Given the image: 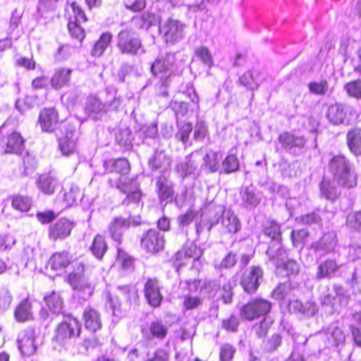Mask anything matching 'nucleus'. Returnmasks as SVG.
Here are the masks:
<instances>
[{"label": "nucleus", "instance_id": "obj_1", "mask_svg": "<svg viewBox=\"0 0 361 361\" xmlns=\"http://www.w3.org/2000/svg\"><path fill=\"white\" fill-rule=\"evenodd\" d=\"M105 171L107 173H116L121 176L116 180L109 178L108 180L111 188L119 190L126 196L122 202V205L129 206L130 203L137 206L141 200L142 192L136 178H128L126 175L130 170V164L125 158L110 159L104 161Z\"/></svg>", "mask_w": 361, "mask_h": 361}, {"label": "nucleus", "instance_id": "obj_2", "mask_svg": "<svg viewBox=\"0 0 361 361\" xmlns=\"http://www.w3.org/2000/svg\"><path fill=\"white\" fill-rule=\"evenodd\" d=\"M328 172L343 188L353 189L357 185L358 173L355 166L344 154H335L329 160Z\"/></svg>", "mask_w": 361, "mask_h": 361}, {"label": "nucleus", "instance_id": "obj_3", "mask_svg": "<svg viewBox=\"0 0 361 361\" xmlns=\"http://www.w3.org/2000/svg\"><path fill=\"white\" fill-rule=\"evenodd\" d=\"M92 269L82 262L73 263V270L68 276V281L80 298L87 300L94 292L91 281Z\"/></svg>", "mask_w": 361, "mask_h": 361}, {"label": "nucleus", "instance_id": "obj_4", "mask_svg": "<svg viewBox=\"0 0 361 361\" xmlns=\"http://www.w3.org/2000/svg\"><path fill=\"white\" fill-rule=\"evenodd\" d=\"M139 202L137 206L132 203L129 206L124 205L127 208L125 214L114 217L109 225V232L111 238L118 244L121 243L125 232L130 226H137L140 224V216L133 214L132 211L139 208Z\"/></svg>", "mask_w": 361, "mask_h": 361}, {"label": "nucleus", "instance_id": "obj_5", "mask_svg": "<svg viewBox=\"0 0 361 361\" xmlns=\"http://www.w3.org/2000/svg\"><path fill=\"white\" fill-rule=\"evenodd\" d=\"M209 231L220 219L223 230L226 233L235 234L241 229V222L238 216L231 209L226 211L222 205L212 206L209 209Z\"/></svg>", "mask_w": 361, "mask_h": 361}, {"label": "nucleus", "instance_id": "obj_6", "mask_svg": "<svg viewBox=\"0 0 361 361\" xmlns=\"http://www.w3.org/2000/svg\"><path fill=\"white\" fill-rule=\"evenodd\" d=\"M81 324L71 315H63V321L55 330L54 339L60 345H66L72 339L80 336Z\"/></svg>", "mask_w": 361, "mask_h": 361}, {"label": "nucleus", "instance_id": "obj_7", "mask_svg": "<svg viewBox=\"0 0 361 361\" xmlns=\"http://www.w3.org/2000/svg\"><path fill=\"white\" fill-rule=\"evenodd\" d=\"M326 116L334 125L349 126L355 119L357 113L353 106L337 103L329 106Z\"/></svg>", "mask_w": 361, "mask_h": 361}, {"label": "nucleus", "instance_id": "obj_8", "mask_svg": "<svg viewBox=\"0 0 361 361\" xmlns=\"http://www.w3.org/2000/svg\"><path fill=\"white\" fill-rule=\"evenodd\" d=\"M183 94L190 99V103L172 99L169 106V108L174 112L178 118H183L187 116L190 111H193L199 109V97L192 85H187L185 90L183 91Z\"/></svg>", "mask_w": 361, "mask_h": 361}, {"label": "nucleus", "instance_id": "obj_9", "mask_svg": "<svg viewBox=\"0 0 361 361\" xmlns=\"http://www.w3.org/2000/svg\"><path fill=\"white\" fill-rule=\"evenodd\" d=\"M271 303L264 298L250 299L240 308L241 317L247 321L266 317L271 309Z\"/></svg>", "mask_w": 361, "mask_h": 361}, {"label": "nucleus", "instance_id": "obj_10", "mask_svg": "<svg viewBox=\"0 0 361 361\" xmlns=\"http://www.w3.org/2000/svg\"><path fill=\"white\" fill-rule=\"evenodd\" d=\"M320 302L323 305L331 307L332 312L338 311V307L348 305L349 295L344 287L334 284L332 289L328 288L320 295Z\"/></svg>", "mask_w": 361, "mask_h": 361}, {"label": "nucleus", "instance_id": "obj_11", "mask_svg": "<svg viewBox=\"0 0 361 361\" xmlns=\"http://www.w3.org/2000/svg\"><path fill=\"white\" fill-rule=\"evenodd\" d=\"M175 53H167L159 56L151 66L153 75L159 80L171 79L176 70Z\"/></svg>", "mask_w": 361, "mask_h": 361}, {"label": "nucleus", "instance_id": "obj_12", "mask_svg": "<svg viewBox=\"0 0 361 361\" xmlns=\"http://www.w3.org/2000/svg\"><path fill=\"white\" fill-rule=\"evenodd\" d=\"M165 245L164 235L156 228H149L140 237V247L150 254L163 250Z\"/></svg>", "mask_w": 361, "mask_h": 361}, {"label": "nucleus", "instance_id": "obj_13", "mask_svg": "<svg viewBox=\"0 0 361 361\" xmlns=\"http://www.w3.org/2000/svg\"><path fill=\"white\" fill-rule=\"evenodd\" d=\"M278 140L281 147L286 153L295 157L303 152L306 145V139L304 136L298 135L290 132L281 133Z\"/></svg>", "mask_w": 361, "mask_h": 361}, {"label": "nucleus", "instance_id": "obj_14", "mask_svg": "<svg viewBox=\"0 0 361 361\" xmlns=\"http://www.w3.org/2000/svg\"><path fill=\"white\" fill-rule=\"evenodd\" d=\"M147 166L153 173L171 174V159L165 150L157 147L149 157Z\"/></svg>", "mask_w": 361, "mask_h": 361}, {"label": "nucleus", "instance_id": "obj_15", "mask_svg": "<svg viewBox=\"0 0 361 361\" xmlns=\"http://www.w3.org/2000/svg\"><path fill=\"white\" fill-rule=\"evenodd\" d=\"M202 160V154L195 151L178 161L175 166V172L183 180L186 177L195 175Z\"/></svg>", "mask_w": 361, "mask_h": 361}, {"label": "nucleus", "instance_id": "obj_16", "mask_svg": "<svg viewBox=\"0 0 361 361\" xmlns=\"http://www.w3.org/2000/svg\"><path fill=\"white\" fill-rule=\"evenodd\" d=\"M323 340L326 348H335L343 345L345 334L338 321L334 322L322 329Z\"/></svg>", "mask_w": 361, "mask_h": 361}, {"label": "nucleus", "instance_id": "obj_17", "mask_svg": "<svg viewBox=\"0 0 361 361\" xmlns=\"http://www.w3.org/2000/svg\"><path fill=\"white\" fill-rule=\"evenodd\" d=\"M338 244L337 235L331 231L323 233L322 236L311 244V249L314 254L319 257H322L334 251Z\"/></svg>", "mask_w": 361, "mask_h": 361}, {"label": "nucleus", "instance_id": "obj_18", "mask_svg": "<svg viewBox=\"0 0 361 361\" xmlns=\"http://www.w3.org/2000/svg\"><path fill=\"white\" fill-rule=\"evenodd\" d=\"M118 47L123 54L134 55L142 49V42L135 32L121 30L118 35Z\"/></svg>", "mask_w": 361, "mask_h": 361}, {"label": "nucleus", "instance_id": "obj_19", "mask_svg": "<svg viewBox=\"0 0 361 361\" xmlns=\"http://www.w3.org/2000/svg\"><path fill=\"white\" fill-rule=\"evenodd\" d=\"M318 186L320 199L331 203H335L340 199L342 193L341 188H343L337 184L335 179L323 176Z\"/></svg>", "mask_w": 361, "mask_h": 361}, {"label": "nucleus", "instance_id": "obj_20", "mask_svg": "<svg viewBox=\"0 0 361 361\" xmlns=\"http://www.w3.org/2000/svg\"><path fill=\"white\" fill-rule=\"evenodd\" d=\"M171 174L158 175L155 177V189L160 203L171 202L175 195V183L170 178Z\"/></svg>", "mask_w": 361, "mask_h": 361}, {"label": "nucleus", "instance_id": "obj_21", "mask_svg": "<svg viewBox=\"0 0 361 361\" xmlns=\"http://www.w3.org/2000/svg\"><path fill=\"white\" fill-rule=\"evenodd\" d=\"M18 348L23 356H30L37 350L35 343V329L28 327L22 331L17 338Z\"/></svg>", "mask_w": 361, "mask_h": 361}, {"label": "nucleus", "instance_id": "obj_22", "mask_svg": "<svg viewBox=\"0 0 361 361\" xmlns=\"http://www.w3.org/2000/svg\"><path fill=\"white\" fill-rule=\"evenodd\" d=\"M161 286L156 278H148L144 286V295L147 302L156 308L161 305L163 295L161 293Z\"/></svg>", "mask_w": 361, "mask_h": 361}, {"label": "nucleus", "instance_id": "obj_23", "mask_svg": "<svg viewBox=\"0 0 361 361\" xmlns=\"http://www.w3.org/2000/svg\"><path fill=\"white\" fill-rule=\"evenodd\" d=\"M263 270L259 267H251L243 272L240 284L247 293H254L262 280Z\"/></svg>", "mask_w": 361, "mask_h": 361}, {"label": "nucleus", "instance_id": "obj_24", "mask_svg": "<svg viewBox=\"0 0 361 361\" xmlns=\"http://www.w3.org/2000/svg\"><path fill=\"white\" fill-rule=\"evenodd\" d=\"M242 207L252 210L261 202L262 194L252 184L242 186L240 191Z\"/></svg>", "mask_w": 361, "mask_h": 361}, {"label": "nucleus", "instance_id": "obj_25", "mask_svg": "<svg viewBox=\"0 0 361 361\" xmlns=\"http://www.w3.org/2000/svg\"><path fill=\"white\" fill-rule=\"evenodd\" d=\"M85 113L92 120H102L107 113V104L96 95H90L85 102Z\"/></svg>", "mask_w": 361, "mask_h": 361}, {"label": "nucleus", "instance_id": "obj_26", "mask_svg": "<svg viewBox=\"0 0 361 361\" xmlns=\"http://www.w3.org/2000/svg\"><path fill=\"white\" fill-rule=\"evenodd\" d=\"M266 255L268 257L267 263L271 264L277 271L280 269L288 258L286 251L281 241L270 243Z\"/></svg>", "mask_w": 361, "mask_h": 361}, {"label": "nucleus", "instance_id": "obj_27", "mask_svg": "<svg viewBox=\"0 0 361 361\" xmlns=\"http://www.w3.org/2000/svg\"><path fill=\"white\" fill-rule=\"evenodd\" d=\"M203 254V250L198 247L194 243H187L182 250L178 251L173 257L174 267L176 271L185 264L184 260L186 258H193L197 260Z\"/></svg>", "mask_w": 361, "mask_h": 361}, {"label": "nucleus", "instance_id": "obj_28", "mask_svg": "<svg viewBox=\"0 0 361 361\" xmlns=\"http://www.w3.org/2000/svg\"><path fill=\"white\" fill-rule=\"evenodd\" d=\"M73 228V223L66 218H61L49 227L48 235L50 240H62L68 237Z\"/></svg>", "mask_w": 361, "mask_h": 361}, {"label": "nucleus", "instance_id": "obj_29", "mask_svg": "<svg viewBox=\"0 0 361 361\" xmlns=\"http://www.w3.org/2000/svg\"><path fill=\"white\" fill-rule=\"evenodd\" d=\"M159 30L163 35L166 43H176L183 36L185 24H157Z\"/></svg>", "mask_w": 361, "mask_h": 361}, {"label": "nucleus", "instance_id": "obj_30", "mask_svg": "<svg viewBox=\"0 0 361 361\" xmlns=\"http://www.w3.org/2000/svg\"><path fill=\"white\" fill-rule=\"evenodd\" d=\"M169 326L161 319L152 321L147 326L142 329V333L147 339L163 340L167 336Z\"/></svg>", "mask_w": 361, "mask_h": 361}, {"label": "nucleus", "instance_id": "obj_31", "mask_svg": "<svg viewBox=\"0 0 361 361\" xmlns=\"http://www.w3.org/2000/svg\"><path fill=\"white\" fill-rule=\"evenodd\" d=\"M339 268L340 265L335 259H326L317 266L315 279L317 280L332 279L336 276Z\"/></svg>", "mask_w": 361, "mask_h": 361}, {"label": "nucleus", "instance_id": "obj_32", "mask_svg": "<svg viewBox=\"0 0 361 361\" xmlns=\"http://www.w3.org/2000/svg\"><path fill=\"white\" fill-rule=\"evenodd\" d=\"M64 136L58 139L59 149L63 156H69L73 154L76 149L77 136L75 129L71 128L66 129Z\"/></svg>", "mask_w": 361, "mask_h": 361}, {"label": "nucleus", "instance_id": "obj_33", "mask_svg": "<svg viewBox=\"0 0 361 361\" xmlns=\"http://www.w3.org/2000/svg\"><path fill=\"white\" fill-rule=\"evenodd\" d=\"M37 188L44 195H53L57 188L59 187V180L51 173L40 175L37 180Z\"/></svg>", "mask_w": 361, "mask_h": 361}, {"label": "nucleus", "instance_id": "obj_34", "mask_svg": "<svg viewBox=\"0 0 361 361\" xmlns=\"http://www.w3.org/2000/svg\"><path fill=\"white\" fill-rule=\"evenodd\" d=\"M203 163L201 168L208 173L219 172L220 174L221 164L222 157L219 152L213 150H209L205 155L202 157Z\"/></svg>", "mask_w": 361, "mask_h": 361}, {"label": "nucleus", "instance_id": "obj_35", "mask_svg": "<svg viewBox=\"0 0 361 361\" xmlns=\"http://www.w3.org/2000/svg\"><path fill=\"white\" fill-rule=\"evenodd\" d=\"M58 121V113L54 108L44 109L39 114V122L43 131H53Z\"/></svg>", "mask_w": 361, "mask_h": 361}, {"label": "nucleus", "instance_id": "obj_36", "mask_svg": "<svg viewBox=\"0 0 361 361\" xmlns=\"http://www.w3.org/2000/svg\"><path fill=\"white\" fill-rule=\"evenodd\" d=\"M87 18L84 10L76 3L72 2L66 6L63 13V20L69 23H85Z\"/></svg>", "mask_w": 361, "mask_h": 361}, {"label": "nucleus", "instance_id": "obj_37", "mask_svg": "<svg viewBox=\"0 0 361 361\" xmlns=\"http://www.w3.org/2000/svg\"><path fill=\"white\" fill-rule=\"evenodd\" d=\"M2 141L6 145L5 153L20 154L24 148V139L16 131L9 133Z\"/></svg>", "mask_w": 361, "mask_h": 361}, {"label": "nucleus", "instance_id": "obj_38", "mask_svg": "<svg viewBox=\"0 0 361 361\" xmlns=\"http://www.w3.org/2000/svg\"><path fill=\"white\" fill-rule=\"evenodd\" d=\"M82 317L86 329L91 332H96L101 329L102 324L98 311L92 307H87L84 310Z\"/></svg>", "mask_w": 361, "mask_h": 361}, {"label": "nucleus", "instance_id": "obj_39", "mask_svg": "<svg viewBox=\"0 0 361 361\" xmlns=\"http://www.w3.org/2000/svg\"><path fill=\"white\" fill-rule=\"evenodd\" d=\"M346 145L351 154L361 156V128L353 127L346 134Z\"/></svg>", "mask_w": 361, "mask_h": 361}, {"label": "nucleus", "instance_id": "obj_40", "mask_svg": "<svg viewBox=\"0 0 361 361\" xmlns=\"http://www.w3.org/2000/svg\"><path fill=\"white\" fill-rule=\"evenodd\" d=\"M137 136L142 143L156 147L159 142L157 124L144 125L137 132Z\"/></svg>", "mask_w": 361, "mask_h": 361}, {"label": "nucleus", "instance_id": "obj_41", "mask_svg": "<svg viewBox=\"0 0 361 361\" xmlns=\"http://www.w3.org/2000/svg\"><path fill=\"white\" fill-rule=\"evenodd\" d=\"M71 73L72 70L71 68H59L55 69L50 79L51 87L56 90H59L62 87L68 85Z\"/></svg>", "mask_w": 361, "mask_h": 361}, {"label": "nucleus", "instance_id": "obj_42", "mask_svg": "<svg viewBox=\"0 0 361 361\" xmlns=\"http://www.w3.org/2000/svg\"><path fill=\"white\" fill-rule=\"evenodd\" d=\"M262 80L263 76L257 69L247 71L239 78L240 84L251 90L257 89Z\"/></svg>", "mask_w": 361, "mask_h": 361}, {"label": "nucleus", "instance_id": "obj_43", "mask_svg": "<svg viewBox=\"0 0 361 361\" xmlns=\"http://www.w3.org/2000/svg\"><path fill=\"white\" fill-rule=\"evenodd\" d=\"M262 233L271 240V243L274 241H281L282 240L281 225L274 220H267L262 224Z\"/></svg>", "mask_w": 361, "mask_h": 361}, {"label": "nucleus", "instance_id": "obj_44", "mask_svg": "<svg viewBox=\"0 0 361 361\" xmlns=\"http://www.w3.org/2000/svg\"><path fill=\"white\" fill-rule=\"evenodd\" d=\"M293 288L290 283H280L272 291V297L284 304H288L293 299Z\"/></svg>", "mask_w": 361, "mask_h": 361}, {"label": "nucleus", "instance_id": "obj_45", "mask_svg": "<svg viewBox=\"0 0 361 361\" xmlns=\"http://www.w3.org/2000/svg\"><path fill=\"white\" fill-rule=\"evenodd\" d=\"M288 306L290 311L301 313L307 317L313 316L317 312L315 304L311 302L302 303L299 300H292L288 303Z\"/></svg>", "mask_w": 361, "mask_h": 361}, {"label": "nucleus", "instance_id": "obj_46", "mask_svg": "<svg viewBox=\"0 0 361 361\" xmlns=\"http://www.w3.org/2000/svg\"><path fill=\"white\" fill-rule=\"evenodd\" d=\"M71 258V255L66 251L56 252L50 257L49 265L52 270H61L70 264Z\"/></svg>", "mask_w": 361, "mask_h": 361}, {"label": "nucleus", "instance_id": "obj_47", "mask_svg": "<svg viewBox=\"0 0 361 361\" xmlns=\"http://www.w3.org/2000/svg\"><path fill=\"white\" fill-rule=\"evenodd\" d=\"M116 142L123 150L128 151L133 147V137L128 128H120L115 135Z\"/></svg>", "mask_w": 361, "mask_h": 361}, {"label": "nucleus", "instance_id": "obj_48", "mask_svg": "<svg viewBox=\"0 0 361 361\" xmlns=\"http://www.w3.org/2000/svg\"><path fill=\"white\" fill-rule=\"evenodd\" d=\"M240 169V161L234 154H228L221 160L220 174L229 175Z\"/></svg>", "mask_w": 361, "mask_h": 361}, {"label": "nucleus", "instance_id": "obj_49", "mask_svg": "<svg viewBox=\"0 0 361 361\" xmlns=\"http://www.w3.org/2000/svg\"><path fill=\"white\" fill-rule=\"evenodd\" d=\"M14 315L16 319L19 322H24L30 320L32 317L30 301L28 299L22 300L16 307Z\"/></svg>", "mask_w": 361, "mask_h": 361}, {"label": "nucleus", "instance_id": "obj_50", "mask_svg": "<svg viewBox=\"0 0 361 361\" xmlns=\"http://www.w3.org/2000/svg\"><path fill=\"white\" fill-rule=\"evenodd\" d=\"M44 300L52 313L59 314L62 312L63 301L59 293L53 291L49 295L45 296Z\"/></svg>", "mask_w": 361, "mask_h": 361}, {"label": "nucleus", "instance_id": "obj_51", "mask_svg": "<svg viewBox=\"0 0 361 361\" xmlns=\"http://www.w3.org/2000/svg\"><path fill=\"white\" fill-rule=\"evenodd\" d=\"M107 248L104 238L101 235H97L93 239L90 250L97 259H102Z\"/></svg>", "mask_w": 361, "mask_h": 361}, {"label": "nucleus", "instance_id": "obj_52", "mask_svg": "<svg viewBox=\"0 0 361 361\" xmlns=\"http://www.w3.org/2000/svg\"><path fill=\"white\" fill-rule=\"evenodd\" d=\"M112 35L109 32L103 33L95 42L91 54L94 57L101 56L111 41Z\"/></svg>", "mask_w": 361, "mask_h": 361}, {"label": "nucleus", "instance_id": "obj_53", "mask_svg": "<svg viewBox=\"0 0 361 361\" xmlns=\"http://www.w3.org/2000/svg\"><path fill=\"white\" fill-rule=\"evenodd\" d=\"M196 216V214L192 210H188L184 214L178 216L177 223L180 233L188 236V226L192 224Z\"/></svg>", "mask_w": 361, "mask_h": 361}, {"label": "nucleus", "instance_id": "obj_54", "mask_svg": "<svg viewBox=\"0 0 361 361\" xmlns=\"http://www.w3.org/2000/svg\"><path fill=\"white\" fill-rule=\"evenodd\" d=\"M105 92L107 95L112 97L111 99H108L105 102L107 104V112L109 110L118 111L121 105L122 100L121 97L116 96L117 90L113 86H107L105 88Z\"/></svg>", "mask_w": 361, "mask_h": 361}, {"label": "nucleus", "instance_id": "obj_55", "mask_svg": "<svg viewBox=\"0 0 361 361\" xmlns=\"http://www.w3.org/2000/svg\"><path fill=\"white\" fill-rule=\"evenodd\" d=\"M32 204V199L28 196L17 195L13 197L12 207L20 212H25L30 210Z\"/></svg>", "mask_w": 361, "mask_h": 361}, {"label": "nucleus", "instance_id": "obj_56", "mask_svg": "<svg viewBox=\"0 0 361 361\" xmlns=\"http://www.w3.org/2000/svg\"><path fill=\"white\" fill-rule=\"evenodd\" d=\"M59 0H39L37 11L42 17L48 18L57 7Z\"/></svg>", "mask_w": 361, "mask_h": 361}, {"label": "nucleus", "instance_id": "obj_57", "mask_svg": "<svg viewBox=\"0 0 361 361\" xmlns=\"http://www.w3.org/2000/svg\"><path fill=\"white\" fill-rule=\"evenodd\" d=\"M80 196V190L78 186L71 185L68 191L64 192L63 194V200L65 207H71Z\"/></svg>", "mask_w": 361, "mask_h": 361}, {"label": "nucleus", "instance_id": "obj_58", "mask_svg": "<svg viewBox=\"0 0 361 361\" xmlns=\"http://www.w3.org/2000/svg\"><path fill=\"white\" fill-rule=\"evenodd\" d=\"M197 57L207 66L212 67L214 64L213 57L209 49L204 46L195 48Z\"/></svg>", "mask_w": 361, "mask_h": 361}, {"label": "nucleus", "instance_id": "obj_59", "mask_svg": "<svg viewBox=\"0 0 361 361\" xmlns=\"http://www.w3.org/2000/svg\"><path fill=\"white\" fill-rule=\"evenodd\" d=\"M192 126L190 123H185L178 127L176 137L178 140H180L183 144L191 145L190 142V135L192 130Z\"/></svg>", "mask_w": 361, "mask_h": 361}, {"label": "nucleus", "instance_id": "obj_60", "mask_svg": "<svg viewBox=\"0 0 361 361\" xmlns=\"http://www.w3.org/2000/svg\"><path fill=\"white\" fill-rule=\"evenodd\" d=\"M346 226L357 231H361V211L350 213L346 219Z\"/></svg>", "mask_w": 361, "mask_h": 361}, {"label": "nucleus", "instance_id": "obj_61", "mask_svg": "<svg viewBox=\"0 0 361 361\" xmlns=\"http://www.w3.org/2000/svg\"><path fill=\"white\" fill-rule=\"evenodd\" d=\"M347 93L357 99H361V80L350 81L344 85Z\"/></svg>", "mask_w": 361, "mask_h": 361}, {"label": "nucleus", "instance_id": "obj_62", "mask_svg": "<svg viewBox=\"0 0 361 361\" xmlns=\"http://www.w3.org/2000/svg\"><path fill=\"white\" fill-rule=\"evenodd\" d=\"M309 235L306 229L293 230L291 232V240L295 247L303 246L305 240Z\"/></svg>", "mask_w": 361, "mask_h": 361}, {"label": "nucleus", "instance_id": "obj_63", "mask_svg": "<svg viewBox=\"0 0 361 361\" xmlns=\"http://www.w3.org/2000/svg\"><path fill=\"white\" fill-rule=\"evenodd\" d=\"M282 343V337L278 334H274L269 337L264 343V349L267 352H274L276 350Z\"/></svg>", "mask_w": 361, "mask_h": 361}, {"label": "nucleus", "instance_id": "obj_64", "mask_svg": "<svg viewBox=\"0 0 361 361\" xmlns=\"http://www.w3.org/2000/svg\"><path fill=\"white\" fill-rule=\"evenodd\" d=\"M354 319L357 323L351 326L352 334L355 343L361 346V314H354Z\"/></svg>", "mask_w": 361, "mask_h": 361}]
</instances>
